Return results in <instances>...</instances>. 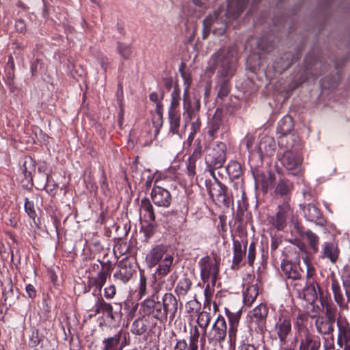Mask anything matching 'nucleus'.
I'll list each match as a JSON object with an SVG mask.
<instances>
[{
	"label": "nucleus",
	"instance_id": "1",
	"mask_svg": "<svg viewBox=\"0 0 350 350\" xmlns=\"http://www.w3.org/2000/svg\"><path fill=\"white\" fill-rule=\"evenodd\" d=\"M236 53L234 47L221 49L211 57L204 71L208 77H211L215 70H217V96L221 99L230 92L229 80L234 72Z\"/></svg>",
	"mask_w": 350,
	"mask_h": 350
},
{
	"label": "nucleus",
	"instance_id": "2",
	"mask_svg": "<svg viewBox=\"0 0 350 350\" xmlns=\"http://www.w3.org/2000/svg\"><path fill=\"white\" fill-rule=\"evenodd\" d=\"M226 160V146L223 142H217L212 148H209L206 153L205 162L206 171L215 178V170L223 167Z\"/></svg>",
	"mask_w": 350,
	"mask_h": 350
},
{
	"label": "nucleus",
	"instance_id": "3",
	"mask_svg": "<svg viewBox=\"0 0 350 350\" xmlns=\"http://www.w3.org/2000/svg\"><path fill=\"white\" fill-rule=\"evenodd\" d=\"M292 326L291 318L280 313L274 317V323L270 330L272 338L278 339L280 347H284L287 342L288 336L291 335Z\"/></svg>",
	"mask_w": 350,
	"mask_h": 350
},
{
	"label": "nucleus",
	"instance_id": "4",
	"mask_svg": "<svg viewBox=\"0 0 350 350\" xmlns=\"http://www.w3.org/2000/svg\"><path fill=\"white\" fill-rule=\"evenodd\" d=\"M198 265L203 282H208L211 280L212 284L215 285L219 273V260L206 256L200 259Z\"/></svg>",
	"mask_w": 350,
	"mask_h": 350
},
{
	"label": "nucleus",
	"instance_id": "5",
	"mask_svg": "<svg viewBox=\"0 0 350 350\" xmlns=\"http://www.w3.org/2000/svg\"><path fill=\"white\" fill-rule=\"evenodd\" d=\"M281 269L288 279L292 280L291 284L294 289L300 293L304 284V280L302 278L304 271L300 268L299 264L291 261H282Z\"/></svg>",
	"mask_w": 350,
	"mask_h": 350
},
{
	"label": "nucleus",
	"instance_id": "6",
	"mask_svg": "<svg viewBox=\"0 0 350 350\" xmlns=\"http://www.w3.org/2000/svg\"><path fill=\"white\" fill-rule=\"evenodd\" d=\"M157 293L154 292L140 304V312L145 316H151L160 322H165L161 301L158 300Z\"/></svg>",
	"mask_w": 350,
	"mask_h": 350
},
{
	"label": "nucleus",
	"instance_id": "7",
	"mask_svg": "<svg viewBox=\"0 0 350 350\" xmlns=\"http://www.w3.org/2000/svg\"><path fill=\"white\" fill-rule=\"evenodd\" d=\"M268 311V308L262 304L250 310L247 314L250 328H254L257 332H263L266 327Z\"/></svg>",
	"mask_w": 350,
	"mask_h": 350
},
{
	"label": "nucleus",
	"instance_id": "8",
	"mask_svg": "<svg viewBox=\"0 0 350 350\" xmlns=\"http://www.w3.org/2000/svg\"><path fill=\"white\" fill-rule=\"evenodd\" d=\"M279 159L282 166L288 171V174L297 175L301 171L302 158L292 150H286L282 154H279Z\"/></svg>",
	"mask_w": 350,
	"mask_h": 350
},
{
	"label": "nucleus",
	"instance_id": "9",
	"mask_svg": "<svg viewBox=\"0 0 350 350\" xmlns=\"http://www.w3.org/2000/svg\"><path fill=\"white\" fill-rule=\"evenodd\" d=\"M205 186L210 197L219 204L228 206L229 199L225 193V187L215 175L213 180H206Z\"/></svg>",
	"mask_w": 350,
	"mask_h": 350
},
{
	"label": "nucleus",
	"instance_id": "10",
	"mask_svg": "<svg viewBox=\"0 0 350 350\" xmlns=\"http://www.w3.org/2000/svg\"><path fill=\"white\" fill-rule=\"evenodd\" d=\"M162 313L165 321L169 316L170 321H172L176 316L178 308V302L176 297L171 293H165L162 297Z\"/></svg>",
	"mask_w": 350,
	"mask_h": 350
},
{
	"label": "nucleus",
	"instance_id": "11",
	"mask_svg": "<svg viewBox=\"0 0 350 350\" xmlns=\"http://www.w3.org/2000/svg\"><path fill=\"white\" fill-rule=\"evenodd\" d=\"M291 217H293V211L289 203L284 201L282 204L278 206V211L273 219V225L278 230H282L286 227V219Z\"/></svg>",
	"mask_w": 350,
	"mask_h": 350
},
{
	"label": "nucleus",
	"instance_id": "12",
	"mask_svg": "<svg viewBox=\"0 0 350 350\" xmlns=\"http://www.w3.org/2000/svg\"><path fill=\"white\" fill-rule=\"evenodd\" d=\"M150 197L153 203L157 206L167 208L172 202L170 192L160 186H154L151 191Z\"/></svg>",
	"mask_w": 350,
	"mask_h": 350
},
{
	"label": "nucleus",
	"instance_id": "13",
	"mask_svg": "<svg viewBox=\"0 0 350 350\" xmlns=\"http://www.w3.org/2000/svg\"><path fill=\"white\" fill-rule=\"evenodd\" d=\"M220 10L215 11L213 14L207 16L203 21L204 34L208 33L211 29L215 32L217 29H219V33L224 32L226 27V21L219 18Z\"/></svg>",
	"mask_w": 350,
	"mask_h": 350
},
{
	"label": "nucleus",
	"instance_id": "14",
	"mask_svg": "<svg viewBox=\"0 0 350 350\" xmlns=\"http://www.w3.org/2000/svg\"><path fill=\"white\" fill-rule=\"evenodd\" d=\"M227 325L224 317L219 315L212 325L208 340L211 342L223 341L226 336Z\"/></svg>",
	"mask_w": 350,
	"mask_h": 350
},
{
	"label": "nucleus",
	"instance_id": "15",
	"mask_svg": "<svg viewBox=\"0 0 350 350\" xmlns=\"http://www.w3.org/2000/svg\"><path fill=\"white\" fill-rule=\"evenodd\" d=\"M202 154V146L200 140H196L194 143L193 151L187 159V174L191 181H193L196 175V162L201 157Z\"/></svg>",
	"mask_w": 350,
	"mask_h": 350
},
{
	"label": "nucleus",
	"instance_id": "16",
	"mask_svg": "<svg viewBox=\"0 0 350 350\" xmlns=\"http://www.w3.org/2000/svg\"><path fill=\"white\" fill-rule=\"evenodd\" d=\"M327 318L319 317L315 321L317 331L323 335L332 334L334 330L335 318L327 310Z\"/></svg>",
	"mask_w": 350,
	"mask_h": 350
},
{
	"label": "nucleus",
	"instance_id": "17",
	"mask_svg": "<svg viewBox=\"0 0 350 350\" xmlns=\"http://www.w3.org/2000/svg\"><path fill=\"white\" fill-rule=\"evenodd\" d=\"M126 336L118 332L111 337L103 339L102 350H122L125 346Z\"/></svg>",
	"mask_w": 350,
	"mask_h": 350
},
{
	"label": "nucleus",
	"instance_id": "18",
	"mask_svg": "<svg viewBox=\"0 0 350 350\" xmlns=\"http://www.w3.org/2000/svg\"><path fill=\"white\" fill-rule=\"evenodd\" d=\"M166 255H171L167 252V247L161 244L152 248L146 256V260L150 267L157 265Z\"/></svg>",
	"mask_w": 350,
	"mask_h": 350
},
{
	"label": "nucleus",
	"instance_id": "19",
	"mask_svg": "<svg viewBox=\"0 0 350 350\" xmlns=\"http://www.w3.org/2000/svg\"><path fill=\"white\" fill-rule=\"evenodd\" d=\"M98 262L101 264L102 269L98 273L96 277L92 279L91 284L95 286L100 292L106 283L107 277L111 275V265L110 262H105L100 260H98Z\"/></svg>",
	"mask_w": 350,
	"mask_h": 350
},
{
	"label": "nucleus",
	"instance_id": "20",
	"mask_svg": "<svg viewBox=\"0 0 350 350\" xmlns=\"http://www.w3.org/2000/svg\"><path fill=\"white\" fill-rule=\"evenodd\" d=\"M94 315L103 313L104 316L111 320H114L116 317L113 312V307L111 304L106 302L103 297L97 296L92 307Z\"/></svg>",
	"mask_w": 350,
	"mask_h": 350
},
{
	"label": "nucleus",
	"instance_id": "21",
	"mask_svg": "<svg viewBox=\"0 0 350 350\" xmlns=\"http://www.w3.org/2000/svg\"><path fill=\"white\" fill-rule=\"evenodd\" d=\"M303 213L305 218L310 221L315 223L317 225L323 226L325 220L322 217L319 208L313 204H308L303 208Z\"/></svg>",
	"mask_w": 350,
	"mask_h": 350
},
{
	"label": "nucleus",
	"instance_id": "22",
	"mask_svg": "<svg viewBox=\"0 0 350 350\" xmlns=\"http://www.w3.org/2000/svg\"><path fill=\"white\" fill-rule=\"evenodd\" d=\"M247 241L241 242L237 239H233V259H232V269L239 267L241 262L243 260V256L246 253Z\"/></svg>",
	"mask_w": 350,
	"mask_h": 350
},
{
	"label": "nucleus",
	"instance_id": "23",
	"mask_svg": "<svg viewBox=\"0 0 350 350\" xmlns=\"http://www.w3.org/2000/svg\"><path fill=\"white\" fill-rule=\"evenodd\" d=\"M247 0H228L226 18L233 20L239 17L244 10Z\"/></svg>",
	"mask_w": 350,
	"mask_h": 350
},
{
	"label": "nucleus",
	"instance_id": "24",
	"mask_svg": "<svg viewBox=\"0 0 350 350\" xmlns=\"http://www.w3.org/2000/svg\"><path fill=\"white\" fill-rule=\"evenodd\" d=\"M135 270L131 264L120 262L118 269L114 273L113 278L116 281L126 284L133 276Z\"/></svg>",
	"mask_w": 350,
	"mask_h": 350
},
{
	"label": "nucleus",
	"instance_id": "25",
	"mask_svg": "<svg viewBox=\"0 0 350 350\" xmlns=\"http://www.w3.org/2000/svg\"><path fill=\"white\" fill-rule=\"evenodd\" d=\"M317 289L319 290V286L316 282H309L308 284L304 282L302 291L300 293L299 292H297V293L299 297H303L307 301L313 302L318 297Z\"/></svg>",
	"mask_w": 350,
	"mask_h": 350
},
{
	"label": "nucleus",
	"instance_id": "26",
	"mask_svg": "<svg viewBox=\"0 0 350 350\" xmlns=\"http://www.w3.org/2000/svg\"><path fill=\"white\" fill-rule=\"evenodd\" d=\"M338 336L337 344L340 345L346 342H350V324L345 319H338Z\"/></svg>",
	"mask_w": 350,
	"mask_h": 350
},
{
	"label": "nucleus",
	"instance_id": "27",
	"mask_svg": "<svg viewBox=\"0 0 350 350\" xmlns=\"http://www.w3.org/2000/svg\"><path fill=\"white\" fill-rule=\"evenodd\" d=\"M320 338L314 335L307 334L300 342V350H319L321 347Z\"/></svg>",
	"mask_w": 350,
	"mask_h": 350
},
{
	"label": "nucleus",
	"instance_id": "28",
	"mask_svg": "<svg viewBox=\"0 0 350 350\" xmlns=\"http://www.w3.org/2000/svg\"><path fill=\"white\" fill-rule=\"evenodd\" d=\"M322 253L323 257L329 258L332 263H335L338 258L340 251L335 243L325 242L323 244Z\"/></svg>",
	"mask_w": 350,
	"mask_h": 350
},
{
	"label": "nucleus",
	"instance_id": "29",
	"mask_svg": "<svg viewBox=\"0 0 350 350\" xmlns=\"http://www.w3.org/2000/svg\"><path fill=\"white\" fill-rule=\"evenodd\" d=\"M275 147L276 144L274 139L268 135L263 136L258 144V149L260 153L267 155L273 154Z\"/></svg>",
	"mask_w": 350,
	"mask_h": 350
},
{
	"label": "nucleus",
	"instance_id": "30",
	"mask_svg": "<svg viewBox=\"0 0 350 350\" xmlns=\"http://www.w3.org/2000/svg\"><path fill=\"white\" fill-rule=\"evenodd\" d=\"M223 125L221 112L217 110L208 124V134L211 138H215V135Z\"/></svg>",
	"mask_w": 350,
	"mask_h": 350
},
{
	"label": "nucleus",
	"instance_id": "31",
	"mask_svg": "<svg viewBox=\"0 0 350 350\" xmlns=\"http://www.w3.org/2000/svg\"><path fill=\"white\" fill-rule=\"evenodd\" d=\"M183 119L186 124L193 119L198 118L197 113L191 109V101L187 95V90H185L183 96Z\"/></svg>",
	"mask_w": 350,
	"mask_h": 350
},
{
	"label": "nucleus",
	"instance_id": "32",
	"mask_svg": "<svg viewBox=\"0 0 350 350\" xmlns=\"http://www.w3.org/2000/svg\"><path fill=\"white\" fill-rule=\"evenodd\" d=\"M139 211L147 221L151 222L154 221V208L148 198H145L141 200Z\"/></svg>",
	"mask_w": 350,
	"mask_h": 350
},
{
	"label": "nucleus",
	"instance_id": "33",
	"mask_svg": "<svg viewBox=\"0 0 350 350\" xmlns=\"http://www.w3.org/2000/svg\"><path fill=\"white\" fill-rule=\"evenodd\" d=\"M258 295V287L257 284L248 286L243 292V303L245 306H250L255 301Z\"/></svg>",
	"mask_w": 350,
	"mask_h": 350
},
{
	"label": "nucleus",
	"instance_id": "34",
	"mask_svg": "<svg viewBox=\"0 0 350 350\" xmlns=\"http://www.w3.org/2000/svg\"><path fill=\"white\" fill-rule=\"evenodd\" d=\"M293 122L289 116H285L278 123L277 131L282 135L290 133L293 129Z\"/></svg>",
	"mask_w": 350,
	"mask_h": 350
},
{
	"label": "nucleus",
	"instance_id": "35",
	"mask_svg": "<svg viewBox=\"0 0 350 350\" xmlns=\"http://www.w3.org/2000/svg\"><path fill=\"white\" fill-rule=\"evenodd\" d=\"M174 258L172 255H166L164 259L161 262L157 269L156 274L160 278H163L170 271L171 266L173 263Z\"/></svg>",
	"mask_w": 350,
	"mask_h": 350
},
{
	"label": "nucleus",
	"instance_id": "36",
	"mask_svg": "<svg viewBox=\"0 0 350 350\" xmlns=\"http://www.w3.org/2000/svg\"><path fill=\"white\" fill-rule=\"evenodd\" d=\"M148 329V322L144 318H138L132 324L131 332L135 335H142Z\"/></svg>",
	"mask_w": 350,
	"mask_h": 350
},
{
	"label": "nucleus",
	"instance_id": "37",
	"mask_svg": "<svg viewBox=\"0 0 350 350\" xmlns=\"http://www.w3.org/2000/svg\"><path fill=\"white\" fill-rule=\"evenodd\" d=\"M211 314L209 312L202 311L199 312L197 323L198 325L202 330V339H204L205 335L206 334L207 327L208 326L211 321Z\"/></svg>",
	"mask_w": 350,
	"mask_h": 350
},
{
	"label": "nucleus",
	"instance_id": "38",
	"mask_svg": "<svg viewBox=\"0 0 350 350\" xmlns=\"http://www.w3.org/2000/svg\"><path fill=\"white\" fill-rule=\"evenodd\" d=\"M170 131L173 134H179L180 116L178 112L168 111Z\"/></svg>",
	"mask_w": 350,
	"mask_h": 350
},
{
	"label": "nucleus",
	"instance_id": "39",
	"mask_svg": "<svg viewBox=\"0 0 350 350\" xmlns=\"http://www.w3.org/2000/svg\"><path fill=\"white\" fill-rule=\"evenodd\" d=\"M293 187V184L287 180H280L275 188V193L281 196H284L285 199L290 193Z\"/></svg>",
	"mask_w": 350,
	"mask_h": 350
},
{
	"label": "nucleus",
	"instance_id": "40",
	"mask_svg": "<svg viewBox=\"0 0 350 350\" xmlns=\"http://www.w3.org/2000/svg\"><path fill=\"white\" fill-rule=\"evenodd\" d=\"M191 285L190 279L183 278L178 281L175 291L178 296H185L191 289Z\"/></svg>",
	"mask_w": 350,
	"mask_h": 350
},
{
	"label": "nucleus",
	"instance_id": "41",
	"mask_svg": "<svg viewBox=\"0 0 350 350\" xmlns=\"http://www.w3.org/2000/svg\"><path fill=\"white\" fill-rule=\"evenodd\" d=\"M241 336L240 344L238 350H256V347L250 343L251 334L249 331L243 332Z\"/></svg>",
	"mask_w": 350,
	"mask_h": 350
},
{
	"label": "nucleus",
	"instance_id": "42",
	"mask_svg": "<svg viewBox=\"0 0 350 350\" xmlns=\"http://www.w3.org/2000/svg\"><path fill=\"white\" fill-rule=\"evenodd\" d=\"M332 289L334 300L340 307H342L344 305L343 295L338 282L334 278L332 280Z\"/></svg>",
	"mask_w": 350,
	"mask_h": 350
},
{
	"label": "nucleus",
	"instance_id": "43",
	"mask_svg": "<svg viewBox=\"0 0 350 350\" xmlns=\"http://www.w3.org/2000/svg\"><path fill=\"white\" fill-rule=\"evenodd\" d=\"M180 100V90L178 85H175L171 94V103L168 111L178 112L177 108Z\"/></svg>",
	"mask_w": 350,
	"mask_h": 350
},
{
	"label": "nucleus",
	"instance_id": "44",
	"mask_svg": "<svg viewBox=\"0 0 350 350\" xmlns=\"http://www.w3.org/2000/svg\"><path fill=\"white\" fill-rule=\"evenodd\" d=\"M226 170L228 174L232 178H239L242 174L241 164L234 161L229 162Z\"/></svg>",
	"mask_w": 350,
	"mask_h": 350
},
{
	"label": "nucleus",
	"instance_id": "45",
	"mask_svg": "<svg viewBox=\"0 0 350 350\" xmlns=\"http://www.w3.org/2000/svg\"><path fill=\"white\" fill-rule=\"evenodd\" d=\"M136 293L138 299H141L148 293L147 278L142 274H140L139 282Z\"/></svg>",
	"mask_w": 350,
	"mask_h": 350
},
{
	"label": "nucleus",
	"instance_id": "46",
	"mask_svg": "<svg viewBox=\"0 0 350 350\" xmlns=\"http://www.w3.org/2000/svg\"><path fill=\"white\" fill-rule=\"evenodd\" d=\"M305 235L308 241L310 248L314 252H317L319 250V237L311 230H307L305 232Z\"/></svg>",
	"mask_w": 350,
	"mask_h": 350
},
{
	"label": "nucleus",
	"instance_id": "47",
	"mask_svg": "<svg viewBox=\"0 0 350 350\" xmlns=\"http://www.w3.org/2000/svg\"><path fill=\"white\" fill-rule=\"evenodd\" d=\"M243 334L241 329H239V325H231L228 329V338L230 347L234 349L237 342V334Z\"/></svg>",
	"mask_w": 350,
	"mask_h": 350
},
{
	"label": "nucleus",
	"instance_id": "48",
	"mask_svg": "<svg viewBox=\"0 0 350 350\" xmlns=\"http://www.w3.org/2000/svg\"><path fill=\"white\" fill-rule=\"evenodd\" d=\"M187 312L191 314L200 312L201 304L196 299L187 302L185 305Z\"/></svg>",
	"mask_w": 350,
	"mask_h": 350
},
{
	"label": "nucleus",
	"instance_id": "49",
	"mask_svg": "<svg viewBox=\"0 0 350 350\" xmlns=\"http://www.w3.org/2000/svg\"><path fill=\"white\" fill-rule=\"evenodd\" d=\"M226 314L228 319L230 326L239 325L241 318V313L239 312H232L226 308Z\"/></svg>",
	"mask_w": 350,
	"mask_h": 350
},
{
	"label": "nucleus",
	"instance_id": "50",
	"mask_svg": "<svg viewBox=\"0 0 350 350\" xmlns=\"http://www.w3.org/2000/svg\"><path fill=\"white\" fill-rule=\"evenodd\" d=\"M117 49L118 53L124 59H129L131 55V50L129 45L124 44L120 42L117 43Z\"/></svg>",
	"mask_w": 350,
	"mask_h": 350
},
{
	"label": "nucleus",
	"instance_id": "51",
	"mask_svg": "<svg viewBox=\"0 0 350 350\" xmlns=\"http://www.w3.org/2000/svg\"><path fill=\"white\" fill-rule=\"evenodd\" d=\"M25 211L27 214L29 216V217L32 219H35L36 216V213L34 208V204L33 202H31L28 200V198H25Z\"/></svg>",
	"mask_w": 350,
	"mask_h": 350
},
{
	"label": "nucleus",
	"instance_id": "52",
	"mask_svg": "<svg viewBox=\"0 0 350 350\" xmlns=\"http://www.w3.org/2000/svg\"><path fill=\"white\" fill-rule=\"evenodd\" d=\"M256 258V244L252 242L248 248L247 260L248 264L252 266Z\"/></svg>",
	"mask_w": 350,
	"mask_h": 350
},
{
	"label": "nucleus",
	"instance_id": "53",
	"mask_svg": "<svg viewBox=\"0 0 350 350\" xmlns=\"http://www.w3.org/2000/svg\"><path fill=\"white\" fill-rule=\"evenodd\" d=\"M100 189L103 193L107 196L109 193V189L108 187L107 176L104 172H102V175L100 179Z\"/></svg>",
	"mask_w": 350,
	"mask_h": 350
},
{
	"label": "nucleus",
	"instance_id": "54",
	"mask_svg": "<svg viewBox=\"0 0 350 350\" xmlns=\"http://www.w3.org/2000/svg\"><path fill=\"white\" fill-rule=\"evenodd\" d=\"M239 192L241 193V200H239L237 202L238 207L239 208H246L248 206V204L247 202V198L245 190L242 186L240 187Z\"/></svg>",
	"mask_w": 350,
	"mask_h": 350
},
{
	"label": "nucleus",
	"instance_id": "55",
	"mask_svg": "<svg viewBox=\"0 0 350 350\" xmlns=\"http://www.w3.org/2000/svg\"><path fill=\"white\" fill-rule=\"evenodd\" d=\"M201 126V122L199 120V118H196L194 122H192L191 126V132L189 135V138L193 139L196 134L199 132Z\"/></svg>",
	"mask_w": 350,
	"mask_h": 350
},
{
	"label": "nucleus",
	"instance_id": "56",
	"mask_svg": "<svg viewBox=\"0 0 350 350\" xmlns=\"http://www.w3.org/2000/svg\"><path fill=\"white\" fill-rule=\"evenodd\" d=\"M342 284L345 291V294L348 299H350V276L347 275L342 276Z\"/></svg>",
	"mask_w": 350,
	"mask_h": 350
},
{
	"label": "nucleus",
	"instance_id": "57",
	"mask_svg": "<svg viewBox=\"0 0 350 350\" xmlns=\"http://www.w3.org/2000/svg\"><path fill=\"white\" fill-rule=\"evenodd\" d=\"M116 293V288L115 285L111 284L104 289V295L108 299H111L114 297Z\"/></svg>",
	"mask_w": 350,
	"mask_h": 350
},
{
	"label": "nucleus",
	"instance_id": "58",
	"mask_svg": "<svg viewBox=\"0 0 350 350\" xmlns=\"http://www.w3.org/2000/svg\"><path fill=\"white\" fill-rule=\"evenodd\" d=\"M291 60L288 59L284 62H282L281 65L279 64V62H275L273 65V68L275 70L278 72L282 71L288 68L289 66L291 64Z\"/></svg>",
	"mask_w": 350,
	"mask_h": 350
},
{
	"label": "nucleus",
	"instance_id": "59",
	"mask_svg": "<svg viewBox=\"0 0 350 350\" xmlns=\"http://www.w3.org/2000/svg\"><path fill=\"white\" fill-rule=\"evenodd\" d=\"M323 347L325 350H334V338L333 336L325 339Z\"/></svg>",
	"mask_w": 350,
	"mask_h": 350
},
{
	"label": "nucleus",
	"instance_id": "60",
	"mask_svg": "<svg viewBox=\"0 0 350 350\" xmlns=\"http://www.w3.org/2000/svg\"><path fill=\"white\" fill-rule=\"evenodd\" d=\"M98 62L104 71H107L109 64V59L106 56H102L98 59Z\"/></svg>",
	"mask_w": 350,
	"mask_h": 350
},
{
	"label": "nucleus",
	"instance_id": "61",
	"mask_svg": "<svg viewBox=\"0 0 350 350\" xmlns=\"http://www.w3.org/2000/svg\"><path fill=\"white\" fill-rule=\"evenodd\" d=\"M45 178H46V183L44 185V187L47 192H51L55 189V185L51 184V181L50 180V176L46 173Z\"/></svg>",
	"mask_w": 350,
	"mask_h": 350
},
{
	"label": "nucleus",
	"instance_id": "62",
	"mask_svg": "<svg viewBox=\"0 0 350 350\" xmlns=\"http://www.w3.org/2000/svg\"><path fill=\"white\" fill-rule=\"evenodd\" d=\"M308 320V316L304 313H300L297 317L296 324L299 327L303 325L304 321Z\"/></svg>",
	"mask_w": 350,
	"mask_h": 350
},
{
	"label": "nucleus",
	"instance_id": "63",
	"mask_svg": "<svg viewBox=\"0 0 350 350\" xmlns=\"http://www.w3.org/2000/svg\"><path fill=\"white\" fill-rule=\"evenodd\" d=\"M187 347V343L185 340H179L174 347V350H185Z\"/></svg>",
	"mask_w": 350,
	"mask_h": 350
},
{
	"label": "nucleus",
	"instance_id": "64",
	"mask_svg": "<svg viewBox=\"0 0 350 350\" xmlns=\"http://www.w3.org/2000/svg\"><path fill=\"white\" fill-rule=\"evenodd\" d=\"M26 292L28 294L29 297L32 298L36 296V290L34 286L32 284H27L26 286Z\"/></svg>",
	"mask_w": 350,
	"mask_h": 350
}]
</instances>
